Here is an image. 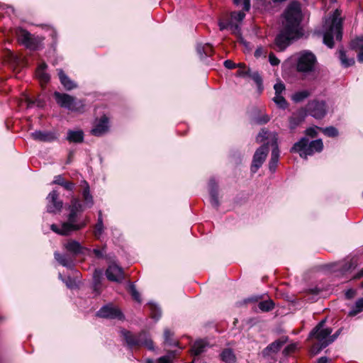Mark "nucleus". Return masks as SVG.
<instances>
[{
    "mask_svg": "<svg viewBox=\"0 0 363 363\" xmlns=\"http://www.w3.org/2000/svg\"><path fill=\"white\" fill-rule=\"evenodd\" d=\"M209 188L211 194V203L212 206L217 207L218 205V200L217 197L216 184L213 179L210 180Z\"/></svg>",
    "mask_w": 363,
    "mask_h": 363,
    "instance_id": "25",
    "label": "nucleus"
},
{
    "mask_svg": "<svg viewBox=\"0 0 363 363\" xmlns=\"http://www.w3.org/2000/svg\"><path fill=\"white\" fill-rule=\"evenodd\" d=\"M325 320L320 321L310 333V338L316 340L311 348V352L313 355L334 342L341 332L340 329L334 335H330L333 330L330 328H325Z\"/></svg>",
    "mask_w": 363,
    "mask_h": 363,
    "instance_id": "3",
    "label": "nucleus"
},
{
    "mask_svg": "<svg viewBox=\"0 0 363 363\" xmlns=\"http://www.w3.org/2000/svg\"><path fill=\"white\" fill-rule=\"evenodd\" d=\"M220 358L225 363H234L236 359L233 352L230 349L224 350L220 354Z\"/></svg>",
    "mask_w": 363,
    "mask_h": 363,
    "instance_id": "28",
    "label": "nucleus"
},
{
    "mask_svg": "<svg viewBox=\"0 0 363 363\" xmlns=\"http://www.w3.org/2000/svg\"><path fill=\"white\" fill-rule=\"evenodd\" d=\"M274 89L275 90V95H279L285 90V86L283 83L279 82L274 84Z\"/></svg>",
    "mask_w": 363,
    "mask_h": 363,
    "instance_id": "44",
    "label": "nucleus"
},
{
    "mask_svg": "<svg viewBox=\"0 0 363 363\" xmlns=\"http://www.w3.org/2000/svg\"><path fill=\"white\" fill-rule=\"evenodd\" d=\"M82 186L84 189L82 191V196L85 203V205L90 208L93 206L94 201L91 195L90 194L89 186L86 182L84 181Z\"/></svg>",
    "mask_w": 363,
    "mask_h": 363,
    "instance_id": "24",
    "label": "nucleus"
},
{
    "mask_svg": "<svg viewBox=\"0 0 363 363\" xmlns=\"http://www.w3.org/2000/svg\"><path fill=\"white\" fill-rule=\"evenodd\" d=\"M69 210V213L67 216V220L62 223L60 227L55 224L51 225V229L55 233L62 235H67L72 232L82 229L89 222L90 219L87 216L84 220L79 218L83 208L79 199L75 197L72 199Z\"/></svg>",
    "mask_w": 363,
    "mask_h": 363,
    "instance_id": "2",
    "label": "nucleus"
},
{
    "mask_svg": "<svg viewBox=\"0 0 363 363\" xmlns=\"http://www.w3.org/2000/svg\"><path fill=\"white\" fill-rule=\"evenodd\" d=\"M330 1H333V2H335L336 0H330Z\"/></svg>",
    "mask_w": 363,
    "mask_h": 363,
    "instance_id": "64",
    "label": "nucleus"
},
{
    "mask_svg": "<svg viewBox=\"0 0 363 363\" xmlns=\"http://www.w3.org/2000/svg\"><path fill=\"white\" fill-rule=\"evenodd\" d=\"M275 104L281 108H285L287 106V102L285 100L284 97L281 95H275L273 99Z\"/></svg>",
    "mask_w": 363,
    "mask_h": 363,
    "instance_id": "34",
    "label": "nucleus"
},
{
    "mask_svg": "<svg viewBox=\"0 0 363 363\" xmlns=\"http://www.w3.org/2000/svg\"><path fill=\"white\" fill-rule=\"evenodd\" d=\"M55 99L57 103L63 108H67L71 111L82 112L84 104L82 101L77 100L76 98L67 94L55 92Z\"/></svg>",
    "mask_w": 363,
    "mask_h": 363,
    "instance_id": "8",
    "label": "nucleus"
},
{
    "mask_svg": "<svg viewBox=\"0 0 363 363\" xmlns=\"http://www.w3.org/2000/svg\"><path fill=\"white\" fill-rule=\"evenodd\" d=\"M96 223L104 224L103 218H102V213H101V211L99 212V218H98V221Z\"/></svg>",
    "mask_w": 363,
    "mask_h": 363,
    "instance_id": "60",
    "label": "nucleus"
},
{
    "mask_svg": "<svg viewBox=\"0 0 363 363\" xmlns=\"http://www.w3.org/2000/svg\"><path fill=\"white\" fill-rule=\"evenodd\" d=\"M269 133L266 130H262L257 137V141L258 143H262L268 138Z\"/></svg>",
    "mask_w": 363,
    "mask_h": 363,
    "instance_id": "43",
    "label": "nucleus"
},
{
    "mask_svg": "<svg viewBox=\"0 0 363 363\" xmlns=\"http://www.w3.org/2000/svg\"><path fill=\"white\" fill-rule=\"evenodd\" d=\"M363 277V269L357 274L355 278H360Z\"/></svg>",
    "mask_w": 363,
    "mask_h": 363,
    "instance_id": "61",
    "label": "nucleus"
},
{
    "mask_svg": "<svg viewBox=\"0 0 363 363\" xmlns=\"http://www.w3.org/2000/svg\"><path fill=\"white\" fill-rule=\"evenodd\" d=\"M26 102L27 104V106L28 107H30L32 106L33 104H35V101H33L30 98H29L28 96H26Z\"/></svg>",
    "mask_w": 363,
    "mask_h": 363,
    "instance_id": "58",
    "label": "nucleus"
},
{
    "mask_svg": "<svg viewBox=\"0 0 363 363\" xmlns=\"http://www.w3.org/2000/svg\"><path fill=\"white\" fill-rule=\"evenodd\" d=\"M148 307L150 311L152 318L155 319H158L161 314L160 309L157 308L156 306L152 303H150Z\"/></svg>",
    "mask_w": 363,
    "mask_h": 363,
    "instance_id": "38",
    "label": "nucleus"
},
{
    "mask_svg": "<svg viewBox=\"0 0 363 363\" xmlns=\"http://www.w3.org/2000/svg\"><path fill=\"white\" fill-rule=\"evenodd\" d=\"M94 255L98 258H101L104 256V250L94 249L93 250Z\"/></svg>",
    "mask_w": 363,
    "mask_h": 363,
    "instance_id": "55",
    "label": "nucleus"
},
{
    "mask_svg": "<svg viewBox=\"0 0 363 363\" xmlns=\"http://www.w3.org/2000/svg\"><path fill=\"white\" fill-rule=\"evenodd\" d=\"M274 302L272 300H267L259 303V308L262 311H269L274 308Z\"/></svg>",
    "mask_w": 363,
    "mask_h": 363,
    "instance_id": "33",
    "label": "nucleus"
},
{
    "mask_svg": "<svg viewBox=\"0 0 363 363\" xmlns=\"http://www.w3.org/2000/svg\"><path fill=\"white\" fill-rule=\"evenodd\" d=\"M306 134L307 135H308V136L314 138V137L316 136L317 132L315 130V128H309L306 129Z\"/></svg>",
    "mask_w": 363,
    "mask_h": 363,
    "instance_id": "53",
    "label": "nucleus"
},
{
    "mask_svg": "<svg viewBox=\"0 0 363 363\" xmlns=\"http://www.w3.org/2000/svg\"><path fill=\"white\" fill-rule=\"evenodd\" d=\"M66 249L74 254H78L80 253L82 247L79 242L75 241V240H70L67 242V243L65 245Z\"/></svg>",
    "mask_w": 363,
    "mask_h": 363,
    "instance_id": "30",
    "label": "nucleus"
},
{
    "mask_svg": "<svg viewBox=\"0 0 363 363\" xmlns=\"http://www.w3.org/2000/svg\"><path fill=\"white\" fill-rule=\"evenodd\" d=\"M351 48L358 52L357 59L359 62H363V37L357 38L351 42Z\"/></svg>",
    "mask_w": 363,
    "mask_h": 363,
    "instance_id": "22",
    "label": "nucleus"
},
{
    "mask_svg": "<svg viewBox=\"0 0 363 363\" xmlns=\"http://www.w3.org/2000/svg\"><path fill=\"white\" fill-rule=\"evenodd\" d=\"M224 66L228 69H234L238 67V65L234 63L232 60H228L224 62Z\"/></svg>",
    "mask_w": 363,
    "mask_h": 363,
    "instance_id": "51",
    "label": "nucleus"
},
{
    "mask_svg": "<svg viewBox=\"0 0 363 363\" xmlns=\"http://www.w3.org/2000/svg\"><path fill=\"white\" fill-rule=\"evenodd\" d=\"M46 68L47 65L43 62L38 67L35 71V75L42 86L50 81V75L45 72Z\"/></svg>",
    "mask_w": 363,
    "mask_h": 363,
    "instance_id": "19",
    "label": "nucleus"
},
{
    "mask_svg": "<svg viewBox=\"0 0 363 363\" xmlns=\"http://www.w3.org/2000/svg\"><path fill=\"white\" fill-rule=\"evenodd\" d=\"M65 182V181L64 178L62 176L58 175L55 177L52 183L62 186Z\"/></svg>",
    "mask_w": 363,
    "mask_h": 363,
    "instance_id": "52",
    "label": "nucleus"
},
{
    "mask_svg": "<svg viewBox=\"0 0 363 363\" xmlns=\"http://www.w3.org/2000/svg\"><path fill=\"white\" fill-rule=\"evenodd\" d=\"M323 147V144L321 140L309 143L306 138H303L294 145L291 152H299L301 157L306 159L307 156L312 155L315 152H320Z\"/></svg>",
    "mask_w": 363,
    "mask_h": 363,
    "instance_id": "6",
    "label": "nucleus"
},
{
    "mask_svg": "<svg viewBox=\"0 0 363 363\" xmlns=\"http://www.w3.org/2000/svg\"><path fill=\"white\" fill-rule=\"evenodd\" d=\"M129 289H130V292L133 298L138 302H140V294L137 291L135 286L133 284H130L129 286Z\"/></svg>",
    "mask_w": 363,
    "mask_h": 363,
    "instance_id": "42",
    "label": "nucleus"
},
{
    "mask_svg": "<svg viewBox=\"0 0 363 363\" xmlns=\"http://www.w3.org/2000/svg\"><path fill=\"white\" fill-rule=\"evenodd\" d=\"M122 335L128 345L131 347L144 346L149 350L153 349V342L145 333L136 335L127 330H122Z\"/></svg>",
    "mask_w": 363,
    "mask_h": 363,
    "instance_id": "7",
    "label": "nucleus"
},
{
    "mask_svg": "<svg viewBox=\"0 0 363 363\" xmlns=\"http://www.w3.org/2000/svg\"><path fill=\"white\" fill-rule=\"evenodd\" d=\"M325 135L329 137H335L337 135V130L334 127H328L325 128H319Z\"/></svg>",
    "mask_w": 363,
    "mask_h": 363,
    "instance_id": "37",
    "label": "nucleus"
},
{
    "mask_svg": "<svg viewBox=\"0 0 363 363\" xmlns=\"http://www.w3.org/2000/svg\"><path fill=\"white\" fill-rule=\"evenodd\" d=\"M269 121V118L267 116H264L259 121V123H266Z\"/></svg>",
    "mask_w": 363,
    "mask_h": 363,
    "instance_id": "59",
    "label": "nucleus"
},
{
    "mask_svg": "<svg viewBox=\"0 0 363 363\" xmlns=\"http://www.w3.org/2000/svg\"><path fill=\"white\" fill-rule=\"evenodd\" d=\"M147 363H152V361L148 360V361H147Z\"/></svg>",
    "mask_w": 363,
    "mask_h": 363,
    "instance_id": "63",
    "label": "nucleus"
},
{
    "mask_svg": "<svg viewBox=\"0 0 363 363\" xmlns=\"http://www.w3.org/2000/svg\"><path fill=\"white\" fill-rule=\"evenodd\" d=\"M206 347V343L203 340H197L194 342L191 347V354L197 356L201 354Z\"/></svg>",
    "mask_w": 363,
    "mask_h": 363,
    "instance_id": "26",
    "label": "nucleus"
},
{
    "mask_svg": "<svg viewBox=\"0 0 363 363\" xmlns=\"http://www.w3.org/2000/svg\"><path fill=\"white\" fill-rule=\"evenodd\" d=\"M306 111L315 118L320 119L326 114L325 102L317 100L311 101L308 104Z\"/></svg>",
    "mask_w": 363,
    "mask_h": 363,
    "instance_id": "10",
    "label": "nucleus"
},
{
    "mask_svg": "<svg viewBox=\"0 0 363 363\" xmlns=\"http://www.w3.org/2000/svg\"><path fill=\"white\" fill-rule=\"evenodd\" d=\"M47 211L49 213H55L61 211L63 203L59 199V194L54 190L47 196Z\"/></svg>",
    "mask_w": 363,
    "mask_h": 363,
    "instance_id": "13",
    "label": "nucleus"
},
{
    "mask_svg": "<svg viewBox=\"0 0 363 363\" xmlns=\"http://www.w3.org/2000/svg\"><path fill=\"white\" fill-rule=\"evenodd\" d=\"M286 342V339L284 337L275 340L262 350V356L266 359H274L277 353L280 350V349Z\"/></svg>",
    "mask_w": 363,
    "mask_h": 363,
    "instance_id": "12",
    "label": "nucleus"
},
{
    "mask_svg": "<svg viewBox=\"0 0 363 363\" xmlns=\"http://www.w3.org/2000/svg\"><path fill=\"white\" fill-rule=\"evenodd\" d=\"M345 296L347 298H351L354 296V291L352 289H349L346 291Z\"/></svg>",
    "mask_w": 363,
    "mask_h": 363,
    "instance_id": "56",
    "label": "nucleus"
},
{
    "mask_svg": "<svg viewBox=\"0 0 363 363\" xmlns=\"http://www.w3.org/2000/svg\"><path fill=\"white\" fill-rule=\"evenodd\" d=\"M283 18L281 29L275 38V45L279 51L284 50L291 40L298 39L303 35L301 27V4L296 1L289 4L283 14Z\"/></svg>",
    "mask_w": 363,
    "mask_h": 363,
    "instance_id": "1",
    "label": "nucleus"
},
{
    "mask_svg": "<svg viewBox=\"0 0 363 363\" xmlns=\"http://www.w3.org/2000/svg\"><path fill=\"white\" fill-rule=\"evenodd\" d=\"M37 102H38V106H40V102L38 101Z\"/></svg>",
    "mask_w": 363,
    "mask_h": 363,
    "instance_id": "62",
    "label": "nucleus"
},
{
    "mask_svg": "<svg viewBox=\"0 0 363 363\" xmlns=\"http://www.w3.org/2000/svg\"><path fill=\"white\" fill-rule=\"evenodd\" d=\"M31 136L35 140L44 142L52 141L56 139L53 133L48 131H35L31 133Z\"/></svg>",
    "mask_w": 363,
    "mask_h": 363,
    "instance_id": "20",
    "label": "nucleus"
},
{
    "mask_svg": "<svg viewBox=\"0 0 363 363\" xmlns=\"http://www.w3.org/2000/svg\"><path fill=\"white\" fill-rule=\"evenodd\" d=\"M269 60L272 65H278L280 62L279 60L274 55L273 52H270L269 55Z\"/></svg>",
    "mask_w": 363,
    "mask_h": 363,
    "instance_id": "48",
    "label": "nucleus"
},
{
    "mask_svg": "<svg viewBox=\"0 0 363 363\" xmlns=\"http://www.w3.org/2000/svg\"><path fill=\"white\" fill-rule=\"evenodd\" d=\"M363 310V298L359 299L355 303V309L351 311L350 313L352 315H354L357 313L361 312Z\"/></svg>",
    "mask_w": 363,
    "mask_h": 363,
    "instance_id": "40",
    "label": "nucleus"
},
{
    "mask_svg": "<svg viewBox=\"0 0 363 363\" xmlns=\"http://www.w3.org/2000/svg\"><path fill=\"white\" fill-rule=\"evenodd\" d=\"M58 76L60 83L67 90H72L77 87V84L71 80L62 69L58 70Z\"/></svg>",
    "mask_w": 363,
    "mask_h": 363,
    "instance_id": "21",
    "label": "nucleus"
},
{
    "mask_svg": "<svg viewBox=\"0 0 363 363\" xmlns=\"http://www.w3.org/2000/svg\"><path fill=\"white\" fill-rule=\"evenodd\" d=\"M67 140L69 143H82L84 140V133L81 130L67 131Z\"/></svg>",
    "mask_w": 363,
    "mask_h": 363,
    "instance_id": "23",
    "label": "nucleus"
},
{
    "mask_svg": "<svg viewBox=\"0 0 363 363\" xmlns=\"http://www.w3.org/2000/svg\"><path fill=\"white\" fill-rule=\"evenodd\" d=\"M341 11L336 9L332 16V18L326 21V25H329V28L325 33L323 36V43L330 48L334 45L333 38L337 40L342 39V19L340 17Z\"/></svg>",
    "mask_w": 363,
    "mask_h": 363,
    "instance_id": "4",
    "label": "nucleus"
},
{
    "mask_svg": "<svg viewBox=\"0 0 363 363\" xmlns=\"http://www.w3.org/2000/svg\"><path fill=\"white\" fill-rule=\"evenodd\" d=\"M339 59L341 62V64L345 67H348L352 66L354 63V60L353 58H348L345 54V52L343 50H338Z\"/></svg>",
    "mask_w": 363,
    "mask_h": 363,
    "instance_id": "29",
    "label": "nucleus"
},
{
    "mask_svg": "<svg viewBox=\"0 0 363 363\" xmlns=\"http://www.w3.org/2000/svg\"><path fill=\"white\" fill-rule=\"evenodd\" d=\"M173 335V333L169 329H165L164 332V340L169 345H175L176 342H172L170 337Z\"/></svg>",
    "mask_w": 363,
    "mask_h": 363,
    "instance_id": "45",
    "label": "nucleus"
},
{
    "mask_svg": "<svg viewBox=\"0 0 363 363\" xmlns=\"http://www.w3.org/2000/svg\"><path fill=\"white\" fill-rule=\"evenodd\" d=\"M330 360L326 357H321L318 359V363H329Z\"/></svg>",
    "mask_w": 363,
    "mask_h": 363,
    "instance_id": "57",
    "label": "nucleus"
},
{
    "mask_svg": "<svg viewBox=\"0 0 363 363\" xmlns=\"http://www.w3.org/2000/svg\"><path fill=\"white\" fill-rule=\"evenodd\" d=\"M251 77L252 79L255 82V83L257 84L258 88L261 89V85H262V78L259 76V74L257 72L253 73L251 75Z\"/></svg>",
    "mask_w": 363,
    "mask_h": 363,
    "instance_id": "47",
    "label": "nucleus"
},
{
    "mask_svg": "<svg viewBox=\"0 0 363 363\" xmlns=\"http://www.w3.org/2000/svg\"><path fill=\"white\" fill-rule=\"evenodd\" d=\"M316 62L315 55L310 52H303L300 54L297 62V70L301 72H311Z\"/></svg>",
    "mask_w": 363,
    "mask_h": 363,
    "instance_id": "9",
    "label": "nucleus"
},
{
    "mask_svg": "<svg viewBox=\"0 0 363 363\" xmlns=\"http://www.w3.org/2000/svg\"><path fill=\"white\" fill-rule=\"evenodd\" d=\"M18 39L21 40L23 43L26 45H28L29 41L30 40V33L27 32L26 30H20L18 33Z\"/></svg>",
    "mask_w": 363,
    "mask_h": 363,
    "instance_id": "35",
    "label": "nucleus"
},
{
    "mask_svg": "<svg viewBox=\"0 0 363 363\" xmlns=\"http://www.w3.org/2000/svg\"><path fill=\"white\" fill-rule=\"evenodd\" d=\"M108 118L103 116L99 120H96L91 133L95 136H101L108 130Z\"/></svg>",
    "mask_w": 363,
    "mask_h": 363,
    "instance_id": "16",
    "label": "nucleus"
},
{
    "mask_svg": "<svg viewBox=\"0 0 363 363\" xmlns=\"http://www.w3.org/2000/svg\"><path fill=\"white\" fill-rule=\"evenodd\" d=\"M237 6H242L244 11H248L250 9V0H233Z\"/></svg>",
    "mask_w": 363,
    "mask_h": 363,
    "instance_id": "36",
    "label": "nucleus"
},
{
    "mask_svg": "<svg viewBox=\"0 0 363 363\" xmlns=\"http://www.w3.org/2000/svg\"><path fill=\"white\" fill-rule=\"evenodd\" d=\"M174 357V355H167L163 356L158 359L157 363H172V359Z\"/></svg>",
    "mask_w": 363,
    "mask_h": 363,
    "instance_id": "49",
    "label": "nucleus"
},
{
    "mask_svg": "<svg viewBox=\"0 0 363 363\" xmlns=\"http://www.w3.org/2000/svg\"><path fill=\"white\" fill-rule=\"evenodd\" d=\"M55 259L62 266L71 268L72 267V259L67 255H61L58 252L55 253Z\"/></svg>",
    "mask_w": 363,
    "mask_h": 363,
    "instance_id": "27",
    "label": "nucleus"
},
{
    "mask_svg": "<svg viewBox=\"0 0 363 363\" xmlns=\"http://www.w3.org/2000/svg\"><path fill=\"white\" fill-rule=\"evenodd\" d=\"M272 139L274 140V141L272 143V146L274 147L272 150L271 159H270V161L269 163V167L272 172H274L276 169L278 161H279V150L277 143V138L276 134H273Z\"/></svg>",
    "mask_w": 363,
    "mask_h": 363,
    "instance_id": "17",
    "label": "nucleus"
},
{
    "mask_svg": "<svg viewBox=\"0 0 363 363\" xmlns=\"http://www.w3.org/2000/svg\"><path fill=\"white\" fill-rule=\"evenodd\" d=\"M197 51L201 56H211L213 54V50L211 45L206 43L199 45L197 46Z\"/></svg>",
    "mask_w": 363,
    "mask_h": 363,
    "instance_id": "31",
    "label": "nucleus"
},
{
    "mask_svg": "<svg viewBox=\"0 0 363 363\" xmlns=\"http://www.w3.org/2000/svg\"><path fill=\"white\" fill-rule=\"evenodd\" d=\"M309 91L306 90L298 91L292 96V100L295 102H301L303 99L309 96Z\"/></svg>",
    "mask_w": 363,
    "mask_h": 363,
    "instance_id": "32",
    "label": "nucleus"
},
{
    "mask_svg": "<svg viewBox=\"0 0 363 363\" xmlns=\"http://www.w3.org/2000/svg\"><path fill=\"white\" fill-rule=\"evenodd\" d=\"M104 232V224L96 223L94 229V235L96 239H100Z\"/></svg>",
    "mask_w": 363,
    "mask_h": 363,
    "instance_id": "39",
    "label": "nucleus"
},
{
    "mask_svg": "<svg viewBox=\"0 0 363 363\" xmlns=\"http://www.w3.org/2000/svg\"><path fill=\"white\" fill-rule=\"evenodd\" d=\"M107 279L111 281L120 282L124 279V272L121 267L116 264L108 266L106 271Z\"/></svg>",
    "mask_w": 363,
    "mask_h": 363,
    "instance_id": "15",
    "label": "nucleus"
},
{
    "mask_svg": "<svg viewBox=\"0 0 363 363\" xmlns=\"http://www.w3.org/2000/svg\"><path fill=\"white\" fill-rule=\"evenodd\" d=\"M62 186H63L66 190L72 191L74 184L72 182L65 181Z\"/></svg>",
    "mask_w": 363,
    "mask_h": 363,
    "instance_id": "54",
    "label": "nucleus"
},
{
    "mask_svg": "<svg viewBox=\"0 0 363 363\" xmlns=\"http://www.w3.org/2000/svg\"><path fill=\"white\" fill-rule=\"evenodd\" d=\"M97 315L101 318L122 320L123 315L121 311L116 307L111 305L105 306L98 312Z\"/></svg>",
    "mask_w": 363,
    "mask_h": 363,
    "instance_id": "14",
    "label": "nucleus"
},
{
    "mask_svg": "<svg viewBox=\"0 0 363 363\" xmlns=\"http://www.w3.org/2000/svg\"><path fill=\"white\" fill-rule=\"evenodd\" d=\"M245 16L244 11H233L230 15H225L219 20L218 26L220 30H230L231 33L240 37V28L238 23L241 22Z\"/></svg>",
    "mask_w": 363,
    "mask_h": 363,
    "instance_id": "5",
    "label": "nucleus"
},
{
    "mask_svg": "<svg viewBox=\"0 0 363 363\" xmlns=\"http://www.w3.org/2000/svg\"><path fill=\"white\" fill-rule=\"evenodd\" d=\"M295 349H296V345H294V344H291V345H289L286 346V347L284 348V350H283V352H282V353H283V354H284V356H288V355H289L290 354H291L292 352H294V350H295Z\"/></svg>",
    "mask_w": 363,
    "mask_h": 363,
    "instance_id": "46",
    "label": "nucleus"
},
{
    "mask_svg": "<svg viewBox=\"0 0 363 363\" xmlns=\"http://www.w3.org/2000/svg\"><path fill=\"white\" fill-rule=\"evenodd\" d=\"M269 152L267 145H264L257 149L254 155L251 171L255 173L262 166Z\"/></svg>",
    "mask_w": 363,
    "mask_h": 363,
    "instance_id": "11",
    "label": "nucleus"
},
{
    "mask_svg": "<svg viewBox=\"0 0 363 363\" xmlns=\"http://www.w3.org/2000/svg\"><path fill=\"white\" fill-rule=\"evenodd\" d=\"M238 67H239V69L237 72V75L240 77H245L248 74L249 69L247 68L244 64H238Z\"/></svg>",
    "mask_w": 363,
    "mask_h": 363,
    "instance_id": "41",
    "label": "nucleus"
},
{
    "mask_svg": "<svg viewBox=\"0 0 363 363\" xmlns=\"http://www.w3.org/2000/svg\"><path fill=\"white\" fill-rule=\"evenodd\" d=\"M356 264H357V261L356 259H354V258L350 259V263L347 264H346L345 265H344V270L345 271H348V270H350L353 268H354L356 267Z\"/></svg>",
    "mask_w": 363,
    "mask_h": 363,
    "instance_id": "50",
    "label": "nucleus"
},
{
    "mask_svg": "<svg viewBox=\"0 0 363 363\" xmlns=\"http://www.w3.org/2000/svg\"><path fill=\"white\" fill-rule=\"evenodd\" d=\"M307 113L306 110L301 109L294 113L292 116L289 119V127L291 130L295 129L305 119Z\"/></svg>",
    "mask_w": 363,
    "mask_h": 363,
    "instance_id": "18",
    "label": "nucleus"
}]
</instances>
